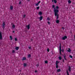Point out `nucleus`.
I'll use <instances>...</instances> for the list:
<instances>
[{
    "instance_id": "nucleus-1",
    "label": "nucleus",
    "mask_w": 75,
    "mask_h": 75,
    "mask_svg": "<svg viewBox=\"0 0 75 75\" xmlns=\"http://www.w3.org/2000/svg\"><path fill=\"white\" fill-rule=\"evenodd\" d=\"M54 16H57L56 19H58V18H59V15H58V12H59V10H56L55 8H54Z\"/></svg>"
},
{
    "instance_id": "nucleus-2",
    "label": "nucleus",
    "mask_w": 75,
    "mask_h": 75,
    "mask_svg": "<svg viewBox=\"0 0 75 75\" xmlns=\"http://www.w3.org/2000/svg\"><path fill=\"white\" fill-rule=\"evenodd\" d=\"M6 23H5V22L3 21L2 25L3 29H4V28H6Z\"/></svg>"
},
{
    "instance_id": "nucleus-3",
    "label": "nucleus",
    "mask_w": 75,
    "mask_h": 75,
    "mask_svg": "<svg viewBox=\"0 0 75 75\" xmlns=\"http://www.w3.org/2000/svg\"><path fill=\"white\" fill-rule=\"evenodd\" d=\"M52 7L53 8H54H54H55L56 10H58V9H59V6H56V8L55 7V5H53L52 6Z\"/></svg>"
},
{
    "instance_id": "nucleus-4",
    "label": "nucleus",
    "mask_w": 75,
    "mask_h": 75,
    "mask_svg": "<svg viewBox=\"0 0 75 75\" xmlns=\"http://www.w3.org/2000/svg\"><path fill=\"white\" fill-rule=\"evenodd\" d=\"M67 39V36H64V37H62V39L63 40H65V39Z\"/></svg>"
},
{
    "instance_id": "nucleus-5",
    "label": "nucleus",
    "mask_w": 75,
    "mask_h": 75,
    "mask_svg": "<svg viewBox=\"0 0 75 75\" xmlns=\"http://www.w3.org/2000/svg\"><path fill=\"white\" fill-rule=\"evenodd\" d=\"M52 3H53V2H54V3H57V1L56 0H52Z\"/></svg>"
},
{
    "instance_id": "nucleus-6",
    "label": "nucleus",
    "mask_w": 75,
    "mask_h": 75,
    "mask_svg": "<svg viewBox=\"0 0 75 75\" xmlns=\"http://www.w3.org/2000/svg\"><path fill=\"white\" fill-rule=\"evenodd\" d=\"M26 27L27 28L28 30L30 29V24H28V25H26Z\"/></svg>"
},
{
    "instance_id": "nucleus-7",
    "label": "nucleus",
    "mask_w": 75,
    "mask_h": 75,
    "mask_svg": "<svg viewBox=\"0 0 75 75\" xmlns=\"http://www.w3.org/2000/svg\"><path fill=\"white\" fill-rule=\"evenodd\" d=\"M2 39V35L1 34V33H0V40H1Z\"/></svg>"
},
{
    "instance_id": "nucleus-8",
    "label": "nucleus",
    "mask_w": 75,
    "mask_h": 75,
    "mask_svg": "<svg viewBox=\"0 0 75 75\" xmlns=\"http://www.w3.org/2000/svg\"><path fill=\"white\" fill-rule=\"evenodd\" d=\"M43 18V17L42 16H41L39 17V19L40 20H42Z\"/></svg>"
},
{
    "instance_id": "nucleus-9",
    "label": "nucleus",
    "mask_w": 75,
    "mask_h": 75,
    "mask_svg": "<svg viewBox=\"0 0 75 75\" xmlns=\"http://www.w3.org/2000/svg\"><path fill=\"white\" fill-rule=\"evenodd\" d=\"M26 60V58L25 57H24L23 58L22 61H25Z\"/></svg>"
},
{
    "instance_id": "nucleus-10",
    "label": "nucleus",
    "mask_w": 75,
    "mask_h": 75,
    "mask_svg": "<svg viewBox=\"0 0 75 75\" xmlns=\"http://www.w3.org/2000/svg\"><path fill=\"white\" fill-rule=\"evenodd\" d=\"M69 72H71V67L70 66H69Z\"/></svg>"
},
{
    "instance_id": "nucleus-11",
    "label": "nucleus",
    "mask_w": 75,
    "mask_h": 75,
    "mask_svg": "<svg viewBox=\"0 0 75 75\" xmlns=\"http://www.w3.org/2000/svg\"><path fill=\"white\" fill-rule=\"evenodd\" d=\"M10 10H11L13 9V6H11L10 8Z\"/></svg>"
},
{
    "instance_id": "nucleus-12",
    "label": "nucleus",
    "mask_w": 75,
    "mask_h": 75,
    "mask_svg": "<svg viewBox=\"0 0 75 75\" xmlns=\"http://www.w3.org/2000/svg\"><path fill=\"white\" fill-rule=\"evenodd\" d=\"M64 59L65 60V61H67V59H66V55H64Z\"/></svg>"
},
{
    "instance_id": "nucleus-13",
    "label": "nucleus",
    "mask_w": 75,
    "mask_h": 75,
    "mask_svg": "<svg viewBox=\"0 0 75 75\" xmlns=\"http://www.w3.org/2000/svg\"><path fill=\"white\" fill-rule=\"evenodd\" d=\"M59 49H61V43H60L59 44Z\"/></svg>"
},
{
    "instance_id": "nucleus-14",
    "label": "nucleus",
    "mask_w": 75,
    "mask_h": 75,
    "mask_svg": "<svg viewBox=\"0 0 75 75\" xmlns=\"http://www.w3.org/2000/svg\"><path fill=\"white\" fill-rule=\"evenodd\" d=\"M58 63H59V62L58 61H56V65H58Z\"/></svg>"
},
{
    "instance_id": "nucleus-15",
    "label": "nucleus",
    "mask_w": 75,
    "mask_h": 75,
    "mask_svg": "<svg viewBox=\"0 0 75 75\" xmlns=\"http://www.w3.org/2000/svg\"><path fill=\"white\" fill-rule=\"evenodd\" d=\"M59 52L60 55H61L62 53H61V49H59Z\"/></svg>"
},
{
    "instance_id": "nucleus-16",
    "label": "nucleus",
    "mask_w": 75,
    "mask_h": 75,
    "mask_svg": "<svg viewBox=\"0 0 75 75\" xmlns=\"http://www.w3.org/2000/svg\"><path fill=\"white\" fill-rule=\"evenodd\" d=\"M23 67H27V64H26V63H24L23 64Z\"/></svg>"
},
{
    "instance_id": "nucleus-17",
    "label": "nucleus",
    "mask_w": 75,
    "mask_h": 75,
    "mask_svg": "<svg viewBox=\"0 0 75 75\" xmlns=\"http://www.w3.org/2000/svg\"><path fill=\"white\" fill-rule=\"evenodd\" d=\"M57 71L58 72H61V69H58L57 70Z\"/></svg>"
},
{
    "instance_id": "nucleus-18",
    "label": "nucleus",
    "mask_w": 75,
    "mask_h": 75,
    "mask_svg": "<svg viewBox=\"0 0 75 75\" xmlns=\"http://www.w3.org/2000/svg\"><path fill=\"white\" fill-rule=\"evenodd\" d=\"M56 23H57V24L59 23V21L58 20H56Z\"/></svg>"
},
{
    "instance_id": "nucleus-19",
    "label": "nucleus",
    "mask_w": 75,
    "mask_h": 75,
    "mask_svg": "<svg viewBox=\"0 0 75 75\" xmlns=\"http://www.w3.org/2000/svg\"><path fill=\"white\" fill-rule=\"evenodd\" d=\"M68 3L69 4H71V1L70 0H68Z\"/></svg>"
},
{
    "instance_id": "nucleus-20",
    "label": "nucleus",
    "mask_w": 75,
    "mask_h": 75,
    "mask_svg": "<svg viewBox=\"0 0 75 75\" xmlns=\"http://www.w3.org/2000/svg\"><path fill=\"white\" fill-rule=\"evenodd\" d=\"M15 49L16 50H18V49H19V47H16L15 48Z\"/></svg>"
},
{
    "instance_id": "nucleus-21",
    "label": "nucleus",
    "mask_w": 75,
    "mask_h": 75,
    "mask_svg": "<svg viewBox=\"0 0 75 75\" xmlns=\"http://www.w3.org/2000/svg\"><path fill=\"white\" fill-rule=\"evenodd\" d=\"M71 49H70V48H69L68 50H67L68 52H71Z\"/></svg>"
},
{
    "instance_id": "nucleus-22",
    "label": "nucleus",
    "mask_w": 75,
    "mask_h": 75,
    "mask_svg": "<svg viewBox=\"0 0 75 75\" xmlns=\"http://www.w3.org/2000/svg\"><path fill=\"white\" fill-rule=\"evenodd\" d=\"M42 12L41 11H40L39 13V15H42Z\"/></svg>"
},
{
    "instance_id": "nucleus-23",
    "label": "nucleus",
    "mask_w": 75,
    "mask_h": 75,
    "mask_svg": "<svg viewBox=\"0 0 75 75\" xmlns=\"http://www.w3.org/2000/svg\"><path fill=\"white\" fill-rule=\"evenodd\" d=\"M59 60H61V59H62V57L61 56H59Z\"/></svg>"
},
{
    "instance_id": "nucleus-24",
    "label": "nucleus",
    "mask_w": 75,
    "mask_h": 75,
    "mask_svg": "<svg viewBox=\"0 0 75 75\" xmlns=\"http://www.w3.org/2000/svg\"><path fill=\"white\" fill-rule=\"evenodd\" d=\"M12 27L13 28H15V27H16V26H15V25H12Z\"/></svg>"
},
{
    "instance_id": "nucleus-25",
    "label": "nucleus",
    "mask_w": 75,
    "mask_h": 75,
    "mask_svg": "<svg viewBox=\"0 0 75 75\" xmlns=\"http://www.w3.org/2000/svg\"><path fill=\"white\" fill-rule=\"evenodd\" d=\"M31 57V55L30 54H29L28 55V58H30Z\"/></svg>"
},
{
    "instance_id": "nucleus-26",
    "label": "nucleus",
    "mask_w": 75,
    "mask_h": 75,
    "mask_svg": "<svg viewBox=\"0 0 75 75\" xmlns=\"http://www.w3.org/2000/svg\"><path fill=\"white\" fill-rule=\"evenodd\" d=\"M39 5V4L38 3L35 4V6H38Z\"/></svg>"
},
{
    "instance_id": "nucleus-27",
    "label": "nucleus",
    "mask_w": 75,
    "mask_h": 75,
    "mask_svg": "<svg viewBox=\"0 0 75 75\" xmlns=\"http://www.w3.org/2000/svg\"><path fill=\"white\" fill-rule=\"evenodd\" d=\"M10 40L11 41V40H12V36H10Z\"/></svg>"
},
{
    "instance_id": "nucleus-28",
    "label": "nucleus",
    "mask_w": 75,
    "mask_h": 75,
    "mask_svg": "<svg viewBox=\"0 0 75 75\" xmlns=\"http://www.w3.org/2000/svg\"><path fill=\"white\" fill-rule=\"evenodd\" d=\"M22 1H19V4H21Z\"/></svg>"
},
{
    "instance_id": "nucleus-29",
    "label": "nucleus",
    "mask_w": 75,
    "mask_h": 75,
    "mask_svg": "<svg viewBox=\"0 0 75 75\" xmlns=\"http://www.w3.org/2000/svg\"><path fill=\"white\" fill-rule=\"evenodd\" d=\"M47 20L49 21H50V18L49 17L47 18Z\"/></svg>"
},
{
    "instance_id": "nucleus-30",
    "label": "nucleus",
    "mask_w": 75,
    "mask_h": 75,
    "mask_svg": "<svg viewBox=\"0 0 75 75\" xmlns=\"http://www.w3.org/2000/svg\"><path fill=\"white\" fill-rule=\"evenodd\" d=\"M45 64H47L48 63V61H47V60L45 61Z\"/></svg>"
},
{
    "instance_id": "nucleus-31",
    "label": "nucleus",
    "mask_w": 75,
    "mask_h": 75,
    "mask_svg": "<svg viewBox=\"0 0 75 75\" xmlns=\"http://www.w3.org/2000/svg\"><path fill=\"white\" fill-rule=\"evenodd\" d=\"M67 75H69V73L68 72V71H67Z\"/></svg>"
},
{
    "instance_id": "nucleus-32",
    "label": "nucleus",
    "mask_w": 75,
    "mask_h": 75,
    "mask_svg": "<svg viewBox=\"0 0 75 75\" xmlns=\"http://www.w3.org/2000/svg\"><path fill=\"white\" fill-rule=\"evenodd\" d=\"M15 41H17V38H15Z\"/></svg>"
},
{
    "instance_id": "nucleus-33",
    "label": "nucleus",
    "mask_w": 75,
    "mask_h": 75,
    "mask_svg": "<svg viewBox=\"0 0 75 75\" xmlns=\"http://www.w3.org/2000/svg\"><path fill=\"white\" fill-rule=\"evenodd\" d=\"M56 68H58V65H56Z\"/></svg>"
},
{
    "instance_id": "nucleus-34",
    "label": "nucleus",
    "mask_w": 75,
    "mask_h": 75,
    "mask_svg": "<svg viewBox=\"0 0 75 75\" xmlns=\"http://www.w3.org/2000/svg\"><path fill=\"white\" fill-rule=\"evenodd\" d=\"M14 52H15V50H13L12 51V53H13H13H14Z\"/></svg>"
},
{
    "instance_id": "nucleus-35",
    "label": "nucleus",
    "mask_w": 75,
    "mask_h": 75,
    "mask_svg": "<svg viewBox=\"0 0 75 75\" xmlns=\"http://www.w3.org/2000/svg\"><path fill=\"white\" fill-rule=\"evenodd\" d=\"M47 52H50V49L49 48L47 49Z\"/></svg>"
},
{
    "instance_id": "nucleus-36",
    "label": "nucleus",
    "mask_w": 75,
    "mask_h": 75,
    "mask_svg": "<svg viewBox=\"0 0 75 75\" xmlns=\"http://www.w3.org/2000/svg\"><path fill=\"white\" fill-rule=\"evenodd\" d=\"M25 16H26L25 15H24L23 16V18H25Z\"/></svg>"
},
{
    "instance_id": "nucleus-37",
    "label": "nucleus",
    "mask_w": 75,
    "mask_h": 75,
    "mask_svg": "<svg viewBox=\"0 0 75 75\" xmlns=\"http://www.w3.org/2000/svg\"><path fill=\"white\" fill-rule=\"evenodd\" d=\"M40 8V7L38 6L37 7V10H39V9Z\"/></svg>"
},
{
    "instance_id": "nucleus-38",
    "label": "nucleus",
    "mask_w": 75,
    "mask_h": 75,
    "mask_svg": "<svg viewBox=\"0 0 75 75\" xmlns=\"http://www.w3.org/2000/svg\"><path fill=\"white\" fill-rule=\"evenodd\" d=\"M69 57L71 58H72V56L71 55H69Z\"/></svg>"
},
{
    "instance_id": "nucleus-39",
    "label": "nucleus",
    "mask_w": 75,
    "mask_h": 75,
    "mask_svg": "<svg viewBox=\"0 0 75 75\" xmlns=\"http://www.w3.org/2000/svg\"><path fill=\"white\" fill-rule=\"evenodd\" d=\"M61 51H62V52H64V49H62L61 50Z\"/></svg>"
},
{
    "instance_id": "nucleus-40",
    "label": "nucleus",
    "mask_w": 75,
    "mask_h": 75,
    "mask_svg": "<svg viewBox=\"0 0 75 75\" xmlns=\"http://www.w3.org/2000/svg\"><path fill=\"white\" fill-rule=\"evenodd\" d=\"M36 66L38 67H39V64H38L36 65Z\"/></svg>"
},
{
    "instance_id": "nucleus-41",
    "label": "nucleus",
    "mask_w": 75,
    "mask_h": 75,
    "mask_svg": "<svg viewBox=\"0 0 75 75\" xmlns=\"http://www.w3.org/2000/svg\"><path fill=\"white\" fill-rule=\"evenodd\" d=\"M28 49H31V47H28Z\"/></svg>"
},
{
    "instance_id": "nucleus-42",
    "label": "nucleus",
    "mask_w": 75,
    "mask_h": 75,
    "mask_svg": "<svg viewBox=\"0 0 75 75\" xmlns=\"http://www.w3.org/2000/svg\"><path fill=\"white\" fill-rule=\"evenodd\" d=\"M40 3H41V1H39L38 2V3L39 4H40Z\"/></svg>"
},
{
    "instance_id": "nucleus-43",
    "label": "nucleus",
    "mask_w": 75,
    "mask_h": 75,
    "mask_svg": "<svg viewBox=\"0 0 75 75\" xmlns=\"http://www.w3.org/2000/svg\"><path fill=\"white\" fill-rule=\"evenodd\" d=\"M62 30H64L65 29V28L63 27H62Z\"/></svg>"
},
{
    "instance_id": "nucleus-44",
    "label": "nucleus",
    "mask_w": 75,
    "mask_h": 75,
    "mask_svg": "<svg viewBox=\"0 0 75 75\" xmlns=\"http://www.w3.org/2000/svg\"><path fill=\"white\" fill-rule=\"evenodd\" d=\"M47 23L49 24H50V22H48Z\"/></svg>"
},
{
    "instance_id": "nucleus-45",
    "label": "nucleus",
    "mask_w": 75,
    "mask_h": 75,
    "mask_svg": "<svg viewBox=\"0 0 75 75\" xmlns=\"http://www.w3.org/2000/svg\"><path fill=\"white\" fill-rule=\"evenodd\" d=\"M63 62H65V61L64 60V59H63Z\"/></svg>"
},
{
    "instance_id": "nucleus-46",
    "label": "nucleus",
    "mask_w": 75,
    "mask_h": 75,
    "mask_svg": "<svg viewBox=\"0 0 75 75\" xmlns=\"http://www.w3.org/2000/svg\"><path fill=\"white\" fill-rule=\"evenodd\" d=\"M35 72H37V70H35Z\"/></svg>"
},
{
    "instance_id": "nucleus-47",
    "label": "nucleus",
    "mask_w": 75,
    "mask_h": 75,
    "mask_svg": "<svg viewBox=\"0 0 75 75\" xmlns=\"http://www.w3.org/2000/svg\"><path fill=\"white\" fill-rule=\"evenodd\" d=\"M31 41H33V39H31Z\"/></svg>"
},
{
    "instance_id": "nucleus-48",
    "label": "nucleus",
    "mask_w": 75,
    "mask_h": 75,
    "mask_svg": "<svg viewBox=\"0 0 75 75\" xmlns=\"http://www.w3.org/2000/svg\"><path fill=\"white\" fill-rule=\"evenodd\" d=\"M13 33H15V31H13Z\"/></svg>"
},
{
    "instance_id": "nucleus-49",
    "label": "nucleus",
    "mask_w": 75,
    "mask_h": 75,
    "mask_svg": "<svg viewBox=\"0 0 75 75\" xmlns=\"http://www.w3.org/2000/svg\"><path fill=\"white\" fill-rule=\"evenodd\" d=\"M74 39L75 40V35H74Z\"/></svg>"
},
{
    "instance_id": "nucleus-50",
    "label": "nucleus",
    "mask_w": 75,
    "mask_h": 75,
    "mask_svg": "<svg viewBox=\"0 0 75 75\" xmlns=\"http://www.w3.org/2000/svg\"><path fill=\"white\" fill-rule=\"evenodd\" d=\"M20 72H21V70H20Z\"/></svg>"
},
{
    "instance_id": "nucleus-51",
    "label": "nucleus",
    "mask_w": 75,
    "mask_h": 75,
    "mask_svg": "<svg viewBox=\"0 0 75 75\" xmlns=\"http://www.w3.org/2000/svg\"><path fill=\"white\" fill-rule=\"evenodd\" d=\"M28 1H30V0H28Z\"/></svg>"
}]
</instances>
